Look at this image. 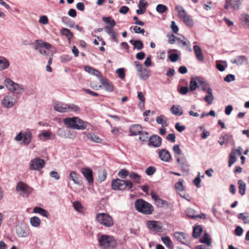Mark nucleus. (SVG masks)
Here are the masks:
<instances>
[{
    "label": "nucleus",
    "mask_w": 249,
    "mask_h": 249,
    "mask_svg": "<svg viewBox=\"0 0 249 249\" xmlns=\"http://www.w3.org/2000/svg\"><path fill=\"white\" fill-rule=\"evenodd\" d=\"M102 20L111 28L114 27L116 25V21L110 17H103Z\"/></svg>",
    "instance_id": "38"
},
{
    "label": "nucleus",
    "mask_w": 249,
    "mask_h": 249,
    "mask_svg": "<svg viewBox=\"0 0 249 249\" xmlns=\"http://www.w3.org/2000/svg\"><path fill=\"white\" fill-rule=\"evenodd\" d=\"M202 232V228L200 225H197L194 228L193 237L195 238H198Z\"/></svg>",
    "instance_id": "36"
},
{
    "label": "nucleus",
    "mask_w": 249,
    "mask_h": 249,
    "mask_svg": "<svg viewBox=\"0 0 249 249\" xmlns=\"http://www.w3.org/2000/svg\"><path fill=\"white\" fill-rule=\"evenodd\" d=\"M161 239L167 248L169 249L173 248L172 242L168 236H161Z\"/></svg>",
    "instance_id": "35"
},
{
    "label": "nucleus",
    "mask_w": 249,
    "mask_h": 249,
    "mask_svg": "<svg viewBox=\"0 0 249 249\" xmlns=\"http://www.w3.org/2000/svg\"><path fill=\"white\" fill-rule=\"evenodd\" d=\"M238 218L242 220L244 223H249V213H240L238 215Z\"/></svg>",
    "instance_id": "47"
},
{
    "label": "nucleus",
    "mask_w": 249,
    "mask_h": 249,
    "mask_svg": "<svg viewBox=\"0 0 249 249\" xmlns=\"http://www.w3.org/2000/svg\"><path fill=\"white\" fill-rule=\"evenodd\" d=\"M129 178L134 180L136 183H141V177L139 175L134 172H131L129 174Z\"/></svg>",
    "instance_id": "45"
},
{
    "label": "nucleus",
    "mask_w": 249,
    "mask_h": 249,
    "mask_svg": "<svg viewBox=\"0 0 249 249\" xmlns=\"http://www.w3.org/2000/svg\"><path fill=\"white\" fill-rule=\"evenodd\" d=\"M232 136L229 134H225L219 137L218 143L223 145L225 143H228L231 138Z\"/></svg>",
    "instance_id": "32"
},
{
    "label": "nucleus",
    "mask_w": 249,
    "mask_h": 249,
    "mask_svg": "<svg viewBox=\"0 0 249 249\" xmlns=\"http://www.w3.org/2000/svg\"><path fill=\"white\" fill-rule=\"evenodd\" d=\"M171 113L177 116H181L183 114V110L179 105H173L170 108Z\"/></svg>",
    "instance_id": "28"
},
{
    "label": "nucleus",
    "mask_w": 249,
    "mask_h": 249,
    "mask_svg": "<svg viewBox=\"0 0 249 249\" xmlns=\"http://www.w3.org/2000/svg\"><path fill=\"white\" fill-rule=\"evenodd\" d=\"M200 242L206 244L209 246L211 245V238L208 233H205L202 237L200 239Z\"/></svg>",
    "instance_id": "34"
},
{
    "label": "nucleus",
    "mask_w": 249,
    "mask_h": 249,
    "mask_svg": "<svg viewBox=\"0 0 249 249\" xmlns=\"http://www.w3.org/2000/svg\"><path fill=\"white\" fill-rule=\"evenodd\" d=\"M71 57L70 55L64 54L60 56V60L62 63H65L71 60Z\"/></svg>",
    "instance_id": "61"
},
{
    "label": "nucleus",
    "mask_w": 249,
    "mask_h": 249,
    "mask_svg": "<svg viewBox=\"0 0 249 249\" xmlns=\"http://www.w3.org/2000/svg\"><path fill=\"white\" fill-rule=\"evenodd\" d=\"M147 226L148 229L155 231L162 232V225L159 221L151 220L147 222Z\"/></svg>",
    "instance_id": "16"
},
{
    "label": "nucleus",
    "mask_w": 249,
    "mask_h": 249,
    "mask_svg": "<svg viewBox=\"0 0 249 249\" xmlns=\"http://www.w3.org/2000/svg\"><path fill=\"white\" fill-rule=\"evenodd\" d=\"M138 98L141 101L139 104V106L143 107L145 102V98L142 92L140 91L138 92Z\"/></svg>",
    "instance_id": "51"
},
{
    "label": "nucleus",
    "mask_w": 249,
    "mask_h": 249,
    "mask_svg": "<svg viewBox=\"0 0 249 249\" xmlns=\"http://www.w3.org/2000/svg\"><path fill=\"white\" fill-rule=\"evenodd\" d=\"M178 166L180 167L181 170L183 171L186 172L189 171L188 165L186 159L183 161L182 163H181V164H180Z\"/></svg>",
    "instance_id": "59"
},
{
    "label": "nucleus",
    "mask_w": 249,
    "mask_h": 249,
    "mask_svg": "<svg viewBox=\"0 0 249 249\" xmlns=\"http://www.w3.org/2000/svg\"><path fill=\"white\" fill-rule=\"evenodd\" d=\"M185 213L188 217L192 218H196V211L194 209L190 208H187L185 211Z\"/></svg>",
    "instance_id": "48"
},
{
    "label": "nucleus",
    "mask_w": 249,
    "mask_h": 249,
    "mask_svg": "<svg viewBox=\"0 0 249 249\" xmlns=\"http://www.w3.org/2000/svg\"><path fill=\"white\" fill-rule=\"evenodd\" d=\"M134 64L139 73L143 70L142 64H141L139 61H135L134 62Z\"/></svg>",
    "instance_id": "63"
},
{
    "label": "nucleus",
    "mask_w": 249,
    "mask_h": 249,
    "mask_svg": "<svg viewBox=\"0 0 249 249\" xmlns=\"http://www.w3.org/2000/svg\"><path fill=\"white\" fill-rule=\"evenodd\" d=\"M60 33L61 35L66 36L69 40H70L73 37L72 33L67 28H62L60 31Z\"/></svg>",
    "instance_id": "41"
},
{
    "label": "nucleus",
    "mask_w": 249,
    "mask_h": 249,
    "mask_svg": "<svg viewBox=\"0 0 249 249\" xmlns=\"http://www.w3.org/2000/svg\"><path fill=\"white\" fill-rule=\"evenodd\" d=\"M168 58L171 62H176L178 60L179 55L178 53H171L169 55Z\"/></svg>",
    "instance_id": "58"
},
{
    "label": "nucleus",
    "mask_w": 249,
    "mask_h": 249,
    "mask_svg": "<svg viewBox=\"0 0 249 249\" xmlns=\"http://www.w3.org/2000/svg\"><path fill=\"white\" fill-rule=\"evenodd\" d=\"M156 171V168L154 166H149L145 170V173L148 176L153 175Z\"/></svg>",
    "instance_id": "56"
},
{
    "label": "nucleus",
    "mask_w": 249,
    "mask_h": 249,
    "mask_svg": "<svg viewBox=\"0 0 249 249\" xmlns=\"http://www.w3.org/2000/svg\"><path fill=\"white\" fill-rule=\"evenodd\" d=\"M70 179L75 184L80 185V182L78 180V177L77 174L74 171H71L70 174Z\"/></svg>",
    "instance_id": "46"
},
{
    "label": "nucleus",
    "mask_w": 249,
    "mask_h": 249,
    "mask_svg": "<svg viewBox=\"0 0 249 249\" xmlns=\"http://www.w3.org/2000/svg\"><path fill=\"white\" fill-rule=\"evenodd\" d=\"M84 70L87 72L93 75L96 76L99 78V79L100 78V76H102L99 71L94 69L90 67L86 66L84 67Z\"/></svg>",
    "instance_id": "30"
},
{
    "label": "nucleus",
    "mask_w": 249,
    "mask_h": 249,
    "mask_svg": "<svg viewBox=\"0 0 249 249\" xmlns=\"http://www.w3.org/2000/svg\"><path fill=\"white\" fill-rule=\"evenodd\" d=\"M80 111L79 107L74 104H70L67 105V112H73L76 113H79Z\"/></svg>",
    "instance_id": "37"
},
{
    "label": "nucleus",
    "mask_w": 249,
    "mask_h": 249,
    "mask_svg": "<svg viewBox=\"0 0 249 249\" xmlns=\"http://www.w3.org/2000/svg\"><path fill=\"white\" fill-rule=\"evenodd\" d=\"M96 219L99 223L105 227H110L113 225V220L112 217L107 213H97Z\"/></svg>",
    "instance_id": "9"
},
{
    "label": "nucleus",
    "mask_w": 249,
    "mask_h": 249,
    "mask_svg": "<svg viewBox=\"0 0 249 249\" xmlns=\"http://www.w3.org/2000/svg\"><path fill=\"white\" fill-rule=\"evenodd\" d=\"M99 80L106 90L109 92H112L113 91L114 88L113 85L106 78L103 76H100Z\"/></svg>",
    "instance_id": "21"
},
{
    "label": "nucleus",
    "mask_w": 249,
    "mask_h": 249,
    "mask_svg": "<svg viewBox=\"0 0 249 249\" xmlns=\"http://www.w3.org/2000/svg\"><path fill=\"white\" fill-rule=\"evenodd\" d=\"M4 84L7 89L11 91V93L18 95L21 94L23 92V86L14 83L9 78L5 79Z\"/></svg>",
    "instance_id": "7"
},
{
    "label": "nucleus",
    "mask_w": 249,
    "mask_h": 249,
    "mask_svg": "<svg viewBox=\"0 0 249 249\" xmlns=\"http://www.w3.org/2000/svg\"><path fill=\"white\" fill-rule=\"evenodd\" d=\"M16 190L18 192H20V194H26L27 195L30 194L33 190V189L28 187L26 184L22 182H19L16 187Z\"/></svg>",
    "instance_id": "19"
},
{
    "label": "nucleus",
    "mask_w": 249,
    "mask_h": 249,
    "mask_svg": "<svg viewBox=\"0 0 249 249\" xmlns=\"http://www.w3.org/2000/svg\"><path fill=\"white\" fill-rule=\"evenodd\" d=\"M63 123L69 127L76 130H84L86 129L88 124L87 122L77 117L66 118L64 119Z\"/></svg>",
    "instance_id": "1"
},
{
    "label": "nucleus",
    "mask_w": 249,
    "mask_h": 249,
    "mask_svg": "<svg viewBox=\"0 0 249 249\" xmlns=\"http://www.w3.org/2000/svg\"><path fill=\"white\" fill-rule=\"evenodd\" d=\"M140 136L139 137V139L140 141L142 142H146L147 140H149L148 138V133L147 132L142 131L139 134Z\"/></svg>",
    "instance_id": "52"
},
{
    "label": "nucleus",
    "mask_w": 249,
    "mask_h": 249,
    "mask_svg": "<svg viewBox=\"0 0 249 249\" xmlns=\"http://www.w3.org/2000/svg\"><path fill=\"white\" fill-rule=\"evenodd\" d=\"M167 37L168 38V43L170 44H173L175 43V41L177 40L178 37H176L173 34H168L167 35Z\"/></svg>",
    "instance_id": "54"
},
{
    "label": "nucleus",
    "mask_w": 249,
    "mask_h": 249,
    "mask_svg": "<svg viewBox=\"0 0 249 249\" xmlns=\"http://www.w3.org/2000/svg\"><path fill=\"white\" fill-rule=\"evenodd\" d=\"M242 148L240 146L238 147L237 149L232 148L229 156V166L231 167L236 161V156H240L242 154Z\"/></svg>",
    "instance_id": "13"
},
{
    "label": "nucleus",
    "mask_w": 249,
    "mask_h": 249,
    "mask_svg": "<svg viewBox=\"0 0 249 249\" xmlns=\"http://www.w3.org/2000/svg\"><path fill=\"white\" fill-rule=\"evenodd\" d=\"M238 184L239 185V193L241 195L243 196L245 193L246 184V183L241 179H239L238 181Z\"/></svg>",
    "instance_id": "40"
},
{
    "label": "nucleus",
    "mask_w": 249,
    "mask_h": 249,
    "mask_svg": "<svg viewBox=\"0 0 249 249\" xmlns=\"http://www.w3.org/2000/svg\"><path fill=\"white\" fill-rule=\"evenodd\" d=\"M118 175L121 178H125L128 175V172L125 169H122L119 171Z\"/></svg>",
    "instance_id": "57"
},
{
    "label": "nucleus",
    "mask_w": 249,
    "mask_h": 249,
    "mask_svg": "<svg viewBox=\"0 0 249 249\" xmlns=\"http://www.w3.org/2000/svg\"><path fill=\"white\" fill-rule=\"evenodd\" d=\"M112 188L114 190H127L131 189L133 186V183L129 180H122L116 179L112 181Z\"/></svg>",
    "instance_id": "5"
},
{
    "label": "nucleus",
    "mask_w": 249,
    "mask_h": 249,
    "mask_svg": "<svg viewBox=\"0 0 249 249\" xmlns=\"http://www.w3.org/2000/svg\"><path fill=\"white\" fill-rule=\"evenodd\" d=\"M183 39H181V38H177V41L178 42V44L180 45V44H181L183 46L187 45L188 43H189V41L184 36H183Z\"/></svg>",
    "instance_id": "62"
},
{
    "label": "nucleus",
    "mask_w": 249,
    "mask_h": 249,
    "mask_svg": "<svg viewBox=\"0 0 249 249\" xmlns=\"http://www.w3.org/2000/svg\"><path fill=\"white\" fill-rule=\"evenodd\" d=\"M18 97L14 93H8L1 101V106L5 108L13 107L17 103Z\"/></svg>",
    "instance_id": "6"
},
{
    "label": "nucleus",
    "mask_w": 249,
    "mask_h": 249,
    "mask_svg": "<svg viewBox=\"0 0 249 249\" xmlns=\"http://www.w3.org/2000/svg\"><path fill=\"white\" fill-rule=\"evenodd\" d=\"M156 122L158 124H161L162 127H166L168 125L165 117L163 115L158 116L156 118Z\"/></svg>",
    "instance_id": "42"
},
{
    "label": "nucleus",
    "mask_w": 249,
    "mask_h": 249,
    "mask_svg": "<svg viewBox=\"0 0 249 249\" xmlns=\"http://www.w3.org/2000/svg\"><path fill=\"white\" fill-rule=\"evenodd\" d=\"M37 44L35 47V49L36 50L38 51L40 54L44 55H48L49 52L47 50H49L51 47L52 45L46 42L42 41H37Z\"/></svg>",
    "instance_id": "11"
},
{
    "label": "nucleus",
    "mask_w": 249,
    "mask_h": 249,
    "mask_svg": "<svg viewBox=\"0 0 249 249\" xmlns=\"http://www.w3.org/2000/svg\"><path fill=\"white\" fill-rule=\"evenodd\" d=\"M73 207H74V209L78 212H81L83 209L82 205L79 201H74L73 203Z\"/></svg>",
    "instance_id": "53"
},
{
    "label": "nucleus",
    "mask_w": 249,
    "mask_h": 249,
    "mask_svg": "<svg viewBox=\"0 0 249 249\" xmlns=\"http://www.w3.org/2000/svg\"><path fill=\"white\" fill-rule=\"evenodd\" d=\"M243 0H226L224 8L229 9L231 7L234 10H237L242 5Z\"/></svg>",
    "instance_id": "14"
},
{
    "label": "nucleus",
    "mask_w": 249,
    "mask_h": 249,
    "mask_svg": "<svg viewBox=\"0 0 249 249\" xmlns=\"http://www.w3.org/2000/svg\"><path fill=\"white\" fill-rule=\"evenodd\" d=\"M224 80L227 82L233 81L235 80V76L232 74H229L224 77Z\"/></svg>",
    "instance_id": "64"
},
{
    "label": "nucleus",
    "mask_w": 249,
    "mask_h": 249,
    "mask_svg": "<svg viewBox=\"0 0 249 249\" xmlns=\"http://www.w3.org/2000/svg\"><path fill=\"white\" fill-rule=\"evenodd\" d=\"M159 156L161 160L165 162H168L171 158L169 152L165 149H162L159 152Z\"/></svg>",
    "instance_id": "22"
},
{
    "label": "nucleus",
    "mask_w": 249,
    "mask_h": 249,
    "mask_svg": "<svg viewBox=\"0 0 249 249\" xmlns=\"http://www.w3.org/2000/svg\"><path fill=\"white\" fill-rule=\"evenodd\" d=\"M32 138L33 134L30 131H21L17 134L14 140L18 142L22 140V144L28 145L32 142Z\"/></svg>",
    "instance_id": "8"
},
{
    "label": "nucleus",
    "mask_w": 249,
    "mask_h": 249,
    "mask_svg": "<svg viewBox=\"0 0 249 249\" xmlns=\"http://www.w3.org/2000/svg\"><path fill=\"white\" fill-rule=\"evenodd\" d=\"M207 95L204 97V100L209 105H211L214 100V97L213 94L212 89L210 87H208L207 89Z\"/></svg>",
    "instance_id": "27"
},
{
    "label": "nucleus",
    "mask_w": 249,
    "mask_h": 249,
    "mask_svg": "<svg viewBox=\"0 0 249 249\" xmlns=\"http://www.w3.org/2000/svg\"><path fill=\"white\" fill-rule=\"evenodd\" d=\"M240 19L246 23L249 26V15L247 14H242L240 16Z\"/></svg>",
    "instance_id": "60"
},
{
    "label": "nucleus",
    "mask_w": 249,
    "mask_h": 249,
    "mask_svg": "<svg viewBox=\"0 0 249 249\" xmlns=\"http://www.w3.org/2000/svg\"><path fill=\"white\" fill-rule=\"evenodd\" d=\"M16 233L19 237H26L29 235V229L28 227L23 223L16 226Z\"/></svg>",
    "instance_id": "12"
},
{
    "label": "nucleus",
    "mask_w": 249,
    "mask_h": 249,
    "mask_svg": "<svg viewBox=\"0 0 249 249\" xmlns=\"http://www.w3.org/2000/svg\"><path fill=\"white\" fill-rule=\"evenodd\" d=\"M30 222L31 225L34 227H38L41 224L39 218L37 216H33L30 218Z\"/></svg>",
    "instance_id": "43"
},
{
    "label": "nucleus",
    "mask_w": 249,
    "mask_h": 249,
    "mask_svg": "<svg viewBox=\"0 0 249 249\" xmlns=\"http://www.w3.org/2000/svg\"><path fill=\"white\" fill-rule=\"evenodd\" d=\"M54 135L51 132L46 131L42 132L38 135L39 139L41 141H45L46 139H54Z\"/></svg>",
    "instance_id": "26"
},
{
    "label": "nucleus",
    "mask_w": 249,
    "mask_h": 249,
    "mask_svg": "<svg viewBox=\"0 0 249 249\" xmlns=\"http://www.w3.org/2000/svg\"><path fill=\"white\" fill-rule=\"evenodd\" d=\"M183 180L182 178L179 179L178 182L175 184V188L178 191H182L184 190V187L183 185Z\"/></svg>",
    "instance_id": "50"
},
{
    "label": "nucleus",
    "mask_w": 249,
    "mask_h": 249,
    "mask_svg": "<svg viewBox=\"0 0 249 249\" xmlns=\"http://www.w3.org/2000/svg\"><path fill=\"white\" fill-rule=\"evenodd\" d=\"M135 207L138 212L145 214L149 215L153 213L152 205L142 199H138L136 200Z\"/></svg>",
    "instance_id": "3"
},
{
    "label": "nucleus",
    "mask_w": 249,
    "mask_h": 249,
    "mask_svg": "<svg viewBox=\"0 0 249 249\" xmlns=\"http://www.w3.org/2000/svg\"><path fill=\"white\" fill-rule=\"evenodd\" d=\"M193 49L197 59L199 61H202L204 59V57L200 47L198 45H196L194 46Z\"/></svg>",
    "instance_id": "29"
},
{
    "label": "nucleus",
    "mask_w": 249,
    "mask_h": 249,
    "mask_svg": "<svg viewBox=\"0 0 249 249\" xmlns=\"http://www.w3.org/2000/svg\"><path fill=\"white\" fill-rule=\"evenodd\" d=\"M175 238L183 244L186 245L189 247L191 246V243L188 240V236L185 233L182 232H176L174 233Z\"/></svg>",
    "instance_id": "15"
},
{
    "label": "nucleus",
    "mask_w": 249,
    "mask_h": 249,
    "mask_svg": "<svg viewBox=\"0 0 249 249\" xmlns=\"http://www.w3.org/2000/svg\"><path fill=\"white\" fill-rule=\"evenodd\" d=\"M162 139L157 135H153L149 138L148 145L157 148L161 145Z\"/></svg>",
    "instance_id": "18"
},
{
    "label": "nucleus",
    "mask_w": 249,
    "mask_h": 249,
    "mask_svg": "<svg viewBox=\"0 0 249 249\" xmlns=\"http://www.w3.org/2000/svg\"><path fill=\"white\" fill-rule=\"evenodd\" d=\"M232 64H235L237 66H241L248 62V58L244 55H239L234 59L231 60Z\"/></svg>",
    "instance_id": "20"
},
{
    "label": "nucleus",
    "mask_w": 249,
    "mask_h": 249,
    "mask_svg": "<svg viewBox=\"0 0 249 249\" xmlns=\"http://www.w3.org/2000/svg\"><path fill=\"white\" fill-rule=\"evenodd\" d=\"M167 9H168L166 6L161 4L157 5L156 7L157 11L160 14L165 13L167 10Z\"/></svg>",
    "instance_id": "49"
},
{
    "label": "nucleus",
    "mask_w": 249,
    "mask_h": 249,
    "mask_svg": "<svg viewBox=\"0 0 249 249\" xmlns=\"http://www.w3.org/2000/svg\"><path fill=\"white\" fill-rule=\"evenodd\" d=\"M129 43L133 46L134 49L141 50L143 48V43L140 40H133L131 39L129 41Z\"/></svg>",
    "instance_id": "31"
},
{
    "label": "nucleus",
    "mask_w": 249,
    "mask_h": 249,
    "mask_svg": "<svg viewBox=\"0 0 249 249\" xmlns=\"http://www.w3.org/2000/svg\"><path fill=\"white\" fill-rule=\"evenodd\" d=\"M98 242L103 249H114L116 245V241L113 237L106 234L99 237Z\"/></svg>",
    "instance_id": "2"
},
{
    "label": "nucleus",
    "mask_w": 249,
    "mask_h": 249,
    "mask_svg": "<svg viewBox=\"0 0 249 249\" xmlns=\"http://www.w3.org/2000/svg\"><path fill=\"white\" fill-rule=\"evenodd\" d=\"M87 138L91 142L100 143L102 142V139L94 133H89L87 136Z\"/></svg>",
    "instance_id": "39"
},
{
    "label": "nucleus",
    "mask_w": 249,
    "mask_h": 249,
    "mask_svg": "<svg viewBox=\"0 0 249 249\" xmlns=\"http://www.w3.org/2000/svg\"><path fill=\"white\" fill-rule=\"evenodd\" d=\"M67 105L68 104L62 102H56L54 103L53 107L59 112H67Z\"/></svg>",
    "instance_id": "23"
},
{
    "label": "nucleus",
    "mask_w": 249,
    "mask_h": 249,
    "mask_svg": "<svg viewBox=\"0 0 249 249\" xmlns=\"http://www.w3.org/2000/svg\"><path fill=\"white\" fill-rule=\"evenodd\" d=\"M175 10L178 13V18L187 26L192 27L194 24V22L192 17L188 14L182 6L177 5L176 6Z\"/></svg>",
    "instance_id": "4"
},
{
    "label": "nucleus",
    "mask_w": 249,
    "mask_h": 249,
    "mask_svg": "<svg viewBox=\"0 0 249 249\" xmlns=\"http://www.w3.org/2000/svg\"><path fill=\"white\" fill-rule=\"evenodd\" d=\"M81 173L89 184L93 183V172L90 168L88 167L83 168L81 169Z\"/></svg>",
    "instance_id": "17"
},
{
    "label": "nucleus",
    "mask_w": 249,
    "mask_h": 249,
    "mask_svg": "<svg viewBox=\"0 0 249 249\" xmlns=\"http://www.w3.org/2000/svg\"><path fill=\"white\" fill-rule=\"evenodd\" d=\"M142 131L141 126L138 124L131 125L129 128V131L131 135L136 136L140 134Z\"/></svg>",
    "instance_id": "24"
},
{
    "label": "nucleus",
    "mask_w": 249,
    "mask_h": 249,
    "mask_svg": "<svg viewBox=\"0 0 249 249\" xmlns=\"http://www.w3.org/2000/svg\"><path fill=\"white\" fill-rule=\"evenodd\" d=\"M45 160L39 158H36L31 160L29 169L32 170L39 171L45 166Z\"/></svg>",
    "instance_id": "10"
},
{
    "label": "nucleus",
    "mask_w": 249,
    "mask_h": 249,
    "mask_svg": "<svg viewBox=\"0 0 249 249\" xmlns=\"http://www.w3.org/2000/svg\"><path fill=\"white\" fill-rule=\"evenodd\" d=\"M116 73H117L118 77L123 79L125 77V71L124 68H119L116 71Z\"/></svg>",
    "instance_id": "55"
},
{
    "label": "nucleus",
    "mask_w": 249,
    "mask_h": 249,
    "mask_svg": "<svg viewBox=\"0 0 249 249\" xmlns=\"http://www.w3.org/2000/svg\"><path fill=\"white\" fill-rule=\"evenodd\" d=\"M150 74V71L147 69L144 68L139 73L138 75L141 79L144 81L148 78Z\"/></svg>",
    "instance_id": "33"
},
{
    "label": "nucleus",
    "mask_w": 249,
    "mask_h": 249,
    "mask_svg": "<svg viewBox=\"0 0 249 249\" xmlns=\"http://www.w3.org/2000/svg\"><path fill=\"white\" fill-rule=\"evenodd\" d=\"M33 213L39 214L46 218H48L50 216V213L47 210L39 207H34L33 209Z\"/></svg>",
    "instance_id": "25"
},
{
    "label": "nucleus",
    "mask_w": 249,
    "mask_h": 249,
    "mask_svg": "<svg viewBox=\"0 0 249 249\" xmlns=\"http://www.w3.org/2000/svg\"><path fill=\"white\" fill-rule=\"evenodd\" d=\"M9 62L7 59L0 57V70H3L8 68Z\"/></svg>",
    "instance_id": "44"
}]
</instances>
